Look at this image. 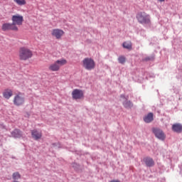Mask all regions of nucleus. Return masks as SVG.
Here are the masks:
<instances>
[{
	"label": "nucleus",
	"mask_w": 182,
	"mask_h": 182,
	"mask_svg": "<svg viewBox=\"0 0 182 182\" xmlns=\"http://www.w3.org/2000/svg\"><path fill=\"white\" fill-rule=\"evenodd\" d=\"M136 19L141 25H149L150 23V16L146 12H139L136 14Z\"/></svg>",
	"instance_id": "nucleus-3"
},
{
	"label": "nucleus",
	"mask_w": 182,
	"mask_h": 182,
	"mask_svg": "<svg viewBox=\"0 0 182 182\" xmlns=\"http://www.w3.org/2000/svg\"><path fill=\"white\" fill-rule=\"evenodd\" d=\"M121 97H122V99H126V97H124V95H121Z\"/></svg>",
	"instance_id": "nucleus-23"
},
{
	"label": "nucleus",
	"mask_w": 182,
	"mask_h": 182,
	"mask_svg": "<svg viewBox=\"0 0 182 182\" xmlns=\"http://www.w3.org/2000/svg\"><path fill=\"white\" fill-rule=\"evenodd\" d=\"M153 120H154V115L151 112H149L144 117V122H145V123H151Z\"/></svg>",
	"instance_id": "nucleus-14"
},
{
	"label": "nucleus",
	"mask_w": 182,
	"mask_h": 182,
	"mask_svg": "<svg viewBox=\"0 0 182 182\" xmlns=\"http://www.w3.org/2000/svg\"><path fill=\"white\" fill-rule=\"evenodd\" d=\"M72 97L74 100H80L85 97V95L82 90L75 89L72 92Z\"/></svg>",
	"instance_id": "nucleus-7"
},
{
	"label": "nucleus",
	"mask_w": 182,
	"mask_h": 182,
	"mask_svg": "<svg viewBox=\"0 0 182 182\" xmlns=\"http://www.w3.org/2000/svg\"><path fill=\"white\" fill-rule=\"evenodd\" d=\"M118 62H119L120 63H122V65H123V63H124L126 62V57L121 55L118 58Z\"/></svg>",
	"instance_id": "nucleus-21"
},
{
	"label": "nucleus",
	"mask_w": 182,
	"mask_h": 182,
	"mask_svg": "<svg viewBox=\"0 0 182 182\" xmlns=\"http://www.w3.org/2000/svg\"><path fill=\"white\" fill-rule=\"evenodd\" d=\"M31 136L34 140H39L42 138V132L34 129L31 131Z\"/></svg>",
	"instance_id": "nucleus-12"
},
{
	"label": "nucleus",
	"mask_w": 182,
	"mask_h": 182,
	"mask_svg": "<svg viewBox=\"0 0 182 182\" xmlns=\"http://www.w3.org/2000/svg\"><path fill=\"white\" fill-rule=\"evenodd\" d=\"M154 58L153 57H146L143 59L144 62H149V60H153Z\"/></svg>",
	"instance_id": "nucleus-22"
},
{
	"label": "nucleus",
	"mask_w": 182,
	"mask_h": 182,
	"mask_svg": "<svg viewBox=\"0 0 182 182\" xmlns=\"http://www.w3.org/2000/svg\"><path fill=\"white\" fill-rule=\"evenodd\" d=\"M152 132L157 139H159V140H165L166 134L163 130L159 128H153Z\"/></svg>",
	"instance_id": "nucleus-9"
},
{
	"label": "nucleus",
	"mask_w": 182,
	"mask_h": 182,
	"mask_svg": "<svg viewBox=\"0 0 182 182\" xmlns=\"http://www.w3.org/2000/svg\"><path fill=\"white\" fill-rule=\"evenodd\" d=\"M22 132L19 129H14L11 132L12 137H14L15 139H20V137H22Z\"/></svg>",
	"instance_id": "nucleus-15"
},
{
	"label": "nucleus",
	"mask_w": 182,
	"mask_h": 182,
	"mask_svg": "<svg viewBox=\"0 0 182 182\" xmlns=\"http://www.w3.org/2000/svg\"><path fill=\"white\" fill-rule=\"evenodd\" d=\"M15 4L18 5L19 6H23V5H26V0H14Z\"/></svg>",
	"instance_id": "nucleus-18"
},
{
	"label": "nucleus",
	"mask_w": 182,
	"mask_h": 182,
	"mask_svg": "<svg viewBox=\"0 0 182 182\" xmlns=\"http://www.w3.org/2000/svg\"><path fill=\"white\" fill-rule=\"evenodd\" d=\"M11 21L14 26H16V25L18 26H22V23H23V16L18 14L13 15L11 17Z\"/></svg>",
	"instance_id": "nucleus-6"
},
{
	"label": "nucleus",
	"mask_w": 182,
	"mask_h": 182,
	"mask_svg": "<svg viewBox=\"0 0 182 182\" xmlns=\"http://www.w3.org/2000/svg\"><path fill=\"white\" fill-rule=\"evenodd\" d=\"M51 35L55 38V39H62V36L65 35V31L59 28H54L51 31Z\"/></svg>",
	"instance_id": "nucleus-10"
},
{
	"label": "nucleus",
	"mask_w": 182,
	"mask_h": 182,
	"mask_svg": "<svg viewBox=\"0 0 182 182\" xmlns=\"http://www.w3.org/2000/svg\"><path fill=\"white\" fill-rule=\"evenodd\" d=\"M66 63H68V60H66V59L58 60L53 64H50L48 69L51 72H58V70H60V67L65 66Z\"/></svg>",
	"instance_id": "nucleus-2"
},
{
	"label": "nucleus",
	"mask_w": 182,
	"mask_h": 182,
	"mask_svg": "<svg viewBox=\"0 0 182 182\" xmlns=\"http://www.w3.org/2000/svg\"><path fill=\"white\" fill-rule=\"evenodd\" d=\"M144 161L148 167H153L154 166V161L151 158H145Z\"/></svg>",
	"instance_id": "nucleus-16"
},
{
	"label": "nucleus",
	"mask_w": 182,
	"mask_h": 182,
	"mask_svg": "<svg viewBox=\"0 0 182 182\" xmlns=\"http://www.w3.org/2000/svg\"><path fill=\"white\" fill-rule=\"evenodd\" d=\"M12 177L13 180H19V178H21V173H19V172H14Z\"/></svg>",
	"instance_id": "nucleus-20"
},
{
	"label": "nucleus",
	"mask_w": 182,
	"mask_h": 182,
	"mask_svg": "<svg viewBox=\"0 0 182 182\" xmlns=\"http://www.w3.org/2000/svg\"><path fill=\"white\" fill-rule=\"evenodd\" d=\"M159 2H164L166 0H158Z\"/></svg>",
	"instance_id": "nucleus-24"
},
{
	"label": "nucleus",
	"mask_w": 182,
	"mask_h": 182,
	"mask_svg": "<svg viewBox=\"0 0 182 182\" xmlns=\"http://www.w3.org/2000/svg\"><path fill=\"white\" fill-rule=\"evenodd\" d=\"M124 107L125 109H132L133 107V104L130 101H126L123 103Z\"/></svg>",
	"instance_id": "nucleus-19"
},
{
	"label": "nucleus",
	"mask_w": 182,
	"mask_h": 182,
	"mask_svg": "<svg viewBox=\"0 0 182 182\" xmlns=\"http://www.w3.org/2000/svg\"><path fill=\"white\" fill-rule=\"evenodd\" d=\"M1 29L4 32H6L8 31H18V26L13 24V23H5L2 25Z\"/></svg>",
	"instance_id": "nucleus-8"
},
{
	"label": "nucleus",
	"mask_w": 182,
	"mask_h": 182,
	"mask_svg": "<svg viewBox=\"0 0 182 182\" xmlns=\"http://www.w3.org/2000/svg\"><path fill=\"white\" fill-rule=\"evenodd\" d=\"M13 103L15 106H22L25 103V96H23V94L18 92L16 95Z\"/></svg>",
	"instance_id": "nucleus-5"
},
{
	"label": "nucleus",
	"mask_w": 182,
	"mask_h": 182,
	"mask_svg": "<svg viewBox=\"0 0 182 182\" xmlns=\"http://www.w3.org/2000/svg\"><path fill=\"white\" fill-rule=\"evenodd\" d=\"M82 66L86 70H93L96 68V63L92 58H85L82 60Z\"/></svg>",
	"instance_id": "nucleus-4"
},
{
	"label": "nucleus",
	"mask_w": 182,
	"mask_h": 182,
	"mask_svg": "<svg viewBox=\"0 0 182 182\" xmlns=\"http://www.w3.org/2000/svg\"><path fill=\"white\" fill-rule=\"evenodd\" d=\"M2 95H3V97H4V99L9 100L11 97L14 96V91H12V90H11L9 88H6L3 91Z\"/></svg>",
	"instance_id": "nucleus-11"
},
{
	"label": "nucleus",
	"mask_w": 182,
	"mask_h": 182,
	"mask_svg": "<svg viewBox=\"0 0 182 182\" xmlns=\"http://www.w3.org/2000/svg\"><path fill=\"white\" fill-rule=\"evenodd\" d=\"M123 48L124 49H128V50H132V41H126L122 44Z\"/></svg>",
	"instance_id": "nucleus-17"
},
{
	"label": "nucleus",
	"mask_w": 182,
	"mask_h": 182,
	"mask_svg": "<svg viewBox=\"0 0 182 182\" xmlns=\"http://www.w3.org/2000/svg\"><path fill=\"white\" fill-rule=\"evenodd\" d=\"M172 130L175 133H182V124L180 123H176L172 125Z\"/></svg>",
	"instance_id": "nucleus-13"
},
{
	"label": "nucleus",
	"mask_w": 182,
	"mask_h": 182,
	"mask_svg": "<svg viewBox=\"0 0 182 182\" xmlns=\"http://www.w3.org/2000/svg\"><path fill=\"white\" fill-rule=\"evenodd\" d=\"M33 56V52L27 47H21L18 50V59L20 60H28Z\"/></svg>",
	"instance_id": "nucleus-1"
}]
</instances>
